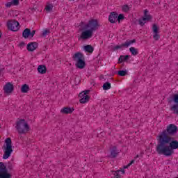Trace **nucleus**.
<instances>
[{
  "instance_id": "9",
  "label": "nucleus",
  "mask_w": 178,
  "mask_h": 178,
  "mask_svg": "<svg viewBox=\"0 0 178 178\" xmlns=\"http://www.w3.org/2000/svg\"><path fill=\"white\" fill-rule=\"evenodd\" d=\"M88 92H90V90H86L79 93V97L81 98L79 102L81 104H86L90 101L91 96L88 95Z\"/></svg>"
},
{
  "instance_id": "3",
  "label": "nucleus",
  "mask_w": 178,
  "mask_h": 178,
  "mask_svg": "<svg viewBox=\"0 0 178 178\" xmlns=\"http://www.w3.org/2000/svg\"><path fill=\"white\" fill-rule=\"evenodd\" d=\"M8 169H13V163L9 161L6 165L3 162H0V178H10L12 175L8 172Z\"/></svg>"
},
{
  "instance_id": "35",
  "label": "nucleus",
  "mask_w": 178,
  "mask_h": 178,
  "mask_svg": "<svg viewBox=\"0 0 178 178\" xmlns=\"http://www.w3.org/2000/svg\"><path fill=\"white\" fill-rule=\"evenodd\" d=\"M35 34V30L31 31V38H33L34 37V35Z\"/></svg>"
},
{
  "instance_id": "4",
  "label": "nucleus",
  "mask_w": 178,
  "mask_h": 178,
  "mask_svg": "<svg viewBox=\"0 0 178 178\" xmlns=\"http://www.w3.org/2000/svg\"><path fill=\"white\" fill-rule=\"evenodd\" d=\"M167 102L168 104H173L170 107V111L172 112L174 115H178V94L170 95L167 98Z\"/></svg>"
},
{
  "instance_id": "29",
  "label": "nucleus",
  "mask_w": 178,
  "mask_h": 178,
  "mask_svg": "<svg viewBox=\"0 0 178 178\" xmlns=\"http://www.w3.org/2000/svg\"><path fill=\"white\" fill-rule=\"evenodd\" d=\"M153 38L154 40H155V41H158V40L161 38V36L158 33H154V35H153Z\"/></svg>"
},
{
  "instance_id": "30",
  "label": "nucleus",
  "mask_w": 178,
  "mask_h": 178,
  "mask_svg": "<svg viewBox=\"0 0 178 178\" xmlns=\"http://www.w3.org/2000/svg\"><path fill=\"white\" fill-rule=\"evenodd\" d=\"M52 8L53 6L48 5L45 7V10H47V12H51V10H52Z\"/></svg>"
},
{
  "instance_id": "38",
  "label": "nucleus",
  "mask_w": 178,
  "mask_h": 178,
  "mask_svg": "<svg viewBox=\"0 0 178 178\" xmlns=\"http://www.w3.org/2000/svg\"><path fill=\"white\" fill-rule=\"evenodd\" d=\"M1 37H2V32H1V31H0V38H1Z\"/></svg>"
},
{
  "instance_id": "10",
  "label": "nucleus",
  "mask_w": 178,
  "mask_h": 178,
  "mask_svg": "<svg viewBox=\"0 0 178 178\" xmlns=\"http://www.w3.org/2000/svg\"><path fill=\"white\" fill-rule=\"evenodd\" d=\"M152 19V15H148V10H145L144 11V16L143 17V19H138V23L140 26L142 27L145 24V22H149V20Z\"/></svg>"
},
{
  "instance_id": "2",
  "label": "nucleus",
  "mask_w": 178,
  "mask_h": 178,
  "mask_svg": "<svg viewBox=\"0 0 178 178\" xmlns=\"http://www.w3.org/2000/svg\"><path fill=\"white\" fill-rule=\"evenodd\" d=\"M177 126L173 124H170L167 126L166 129L163 130L160 135H159L157 140H162L165 138V137H172V136H175V134H177Z\"/></svg>"
},
{
  "instance_id": "11",
  "label": "nucleus",
  "mask_w": 178,
  "mask_h": 178,
  "mask_svg": "<svg viewBox=\"0 0 178 178\" xmlns=\"http://www.w3.org/2000/svg\"><path fill=\"white\" fill-rule=\"evenodd\" d=\"M136 41V39H133L132 40H127L124 43L115 46L113 50L116 51V49H122V48H129L131 44H135Z\"/></svg>"
},
{
  "instance_id": "31",
  "label": "nucleus",
  "mask_w": 178,
  "mask_h": 178,
  "mask_svg": "<svg viewBox=\"0 0 178 178\" xmlns=\"http://www.w3.org/2000/svg\"><path fill=\"white\" fill-rule=\"evenodd\" d=\"M11 2L14 6H17V5H19V0H12Z\"/></svg>"
},
{
  "instance_id": "37",
  "label": "nucleus",
  "mask_w": 178,
  "mask_h": 178,
  "mask_svg": "<svg viewBox=\"0 0 178 178\" xmlns=\"http://www.w3.org/2000/svg\"><path fill=\"white\" fill-rule=\"evenodd\" d=\"M130 165H129V164L127 165H124V169H127V168H129Z\"/></svg>"
},
{
  "instance_id": "23",
  "label": "nucleus",
  "mask_w": 178,
  "mask_h": 178,
  "mask_svg": "<svg viewBox=\"0 0 178 178\" xmlns=\"http://www.w3.org/2000/svg\"><path fill=\"white\" fill-rule=\"evenodd\" d=\"M129 51L134 56H136V55L138 54V49L134 48V47L129 48Z\"/></svg>"
},
{
  "instance_id": "14",
  "label": "nucleus",
  "mask_w": 178,
  "mask_h": 178,
  "mask_svg": "<svg viewBox=\"0 0 178 178\" xmlns=\"http://www.w3.org/2000/svg\"><path fill=\"white\" fill-rule=\"evenodd\" d=\"M118 13L116 12H111L110 15L108 16V21L110 23H116L118 22Z\"/></svg>"
},
{
  "instance_id": "7",
  "label": "nucleus",
  "mask_w": 178,
  "mask_h": 178,
  "mask_svg": "<svg viewBox=\"0 0 178 178\" xmlns=\"http://www.w3.org/2000/svg\"><path fill=\"white\" fill-rule=\"evenodd\" d=\"M73 60L76 62L75 64L77 69H84L86 67V61H84V55L82 53H75L72 56Z\"/></svg>"
},
{
  "instance_id": "15",
  "label": "nucleus",
  "mask_w": 178,
  "mask_h": 178,
  "mask_svg": "<svg viewBox=\"0 0 178 178\" xmlns=\"http://www.w3.org/2000/svg\"><path fill=\"white\" fill-rule=\"evenodd\" d=\"M114 178H122V176L120 175V172H122V175H124L125 171L124 168H120V170H118L116 171H111Z\"/></svg>"
},
{
  "instance_id": "24",
  "label": "nucleus",
  "mask_w": 178,
  "mask_h": 178,
  "mask_svg": "<svg viewBox=\"0 0 178 178\" xmlns=\"http://www.w3.org/2000/svg\"><path fill=\"white\" fill-rule=\"evenodd\" d=\"M111 83L109 82H106L104 83L102 88H103V90H104V91H106L108 90H111Z\"/></svg>"
},
{
  "instance_id": "18",
  "label": "nucleus",
  "mask_w": 178,
  "mask_h": 178,
  "mask_svg": "<svg viewBox=\"0 0 178 178\" xmlns=\"http://www.w3.org/2000/svg\"><path fill=\"white\" fill-rule=\"evenodd\" d=\"M129 59H130V55H121L118 58V63H123V62H127Z\"/></svg>"
},
{
  "instance_id": "33",
  "label": "nucleus",
  "mask_w": 178,
  "mask_h": 178,
  "mask_svg": "<svg viewBox=\"0 0 178 178\" xmlns=\"http://www.w3.org/2000/svg\"><path fill=\"white\" fill-rule=\"evenodd\" d=\"M26 45V43L24 42H21L19 44V47H20V48H24Z\"/></svg>"
},
{
  "instance_id": "8",
  "label": "nucleus",
  "mask_w": 178,
  "mask_h": 178,
  "mask_svg": "<svg viewBox=\"0 0 178 178\" xmlns=\"http://www.w3.org/2000/svg\"><path fill=\"white\" fill-rule=\"evenodd\" d=\"M7 27L11 31H19L20 29V23L16 19H10L7 22Z\"/></svg>"
},
{
  "instance_id": "32",
  "label": "nucleus",
  "mask_w": 178,
  "mask_h": 178,
  "mask_svg": "<svg viewBox=\"0 0 178 178\" xmlns=\"http://www.w3.org/2000/svg\"><path fill=\"white\" fill-rule=\"evenodd\" d=\"M51 33L49 30H44L43 33H42V35L43 37H46L47 34H49Z\"/></svg>"
},
{
  "instance_id": "16",
  "label": "nucleus",
  "mask_w": 178,
  "mask_h": 178,
  "mask_svg": "<svg viewBox=\"0 0 178 178\" xmlns=\"http://www.w3.org/2000/svg\"><path fill=\"white\" fill-rule=\"evenodd\" d=\"M119 155V152L118 151V147L116 146H113L111 150V158H116Z\"/></svg>"
},
{
  "instance_id": "22",
  "label": "nucleus",
  "mask_w": 178,
  "mask_h": 178,
  "mask_svg": "<svg viewBox=\"0 0 178 178\" xmlns=\"http://www.w3.org/2000/svg\"><path fill=\"white\" fill-rule=\"evenodd\" d=\"M84 50L86 52H88L89 54H92L94 52V47L90 44H87L86 46H84Z\"/></svg>"
},
{
  "instance_id": "21",
  "label": "nucleus",
  "mask_w": 178,
  "mask_h": 178,
  "mask_svg": "<svg viewBox=\"0 0 178 178\" xmlns=\"http://www.w3.org/2000/svg\"><path fill=\"white\" fill-rule=\"evenodd\" d=\"M29 90L30 86H29V85L27 84H24L21 87V92H22L23 94H27V92H29Z\"/></svg>"
},
{
  "instance_id": "26",
  "label": "nucleus",
  "mask_w": 178,
  "mask_h": 178,
  "mask_svg": "<svg viewBox=\"0 0 178 178\" xmlns=\"http://www.w3.org/2000/svg\"><path fill=\"white\" fill-rule=\"evenodd\" d=\"M118 76H121L122 77L127 76V70H119L118 72Z\"/></svg>"
},
{
  "instance_id": "27",
  "label": "nucleus",
  "mask_w": 178,
  "mask_h": 178,
  "mask_svg": "<svg viewBox=\"0 0 178 178\" xmlns=\"http://www.w3.org/2000/svg\"><path fill=\"white\" fill-rule=\"evenodd\" d=\"M120 20H124V15L118 14L117 22H118V23H120Z\"/></svg>"
},
{
  "instance_id": "5",
  "label": "nucleus",
  "mask_w": 178,
  "mask_h": 178,
  "mask_svg": "<svg viewBox=\"0 0 178 178\" xmlns=\"http://www.w3.org/2000/svg\"><path fill=\"white\" fill-rule=\"evenodd\" d=\"M15 129H17L19 134H26L30 130V126H29L26 120L20 119L19 121H17Z\"/></svg>"
},
{
  "instance_id": "6",
  "label": "nucleus",
  "mask_w": 178,
  "mask_h": 178,
  "mask_svg": "<svg viewBox=\"0 0 178 178\" xmlns=\"http://www.w3.org/2000/svg\"><path fill=\"white\" fill-rule=\"evenodd\" d=\"M5 144L6 145H3L2 147L4 151L3 159H8V158H9L10 155H12V152H13L12 139L10 138H6Z\"/></svg>"
},
{
  "instance_id": "20",
  "label": "nucleus",
  "mask_w": 178,
  "mask_h": 178,
  "mask_svg": "<svg viewBox=\"0 0 178 178\" xmlns=\"http://www.w3.org/2000/svg\"><path fill=\"white\" fill-rule=\"evenodd\" d=\"M38 72L41 74H45L47 73V67L44 65H40L38 67Z\"/></svg>"
},
{
  "instance_id": "17",
  "label": "nucleus",
  "mask_w": 178,
  "mask_h": 178,
  "mask_svg": "<svg viewBox=\"0 0 178 178\" xmlns=\"http://www.w3.org/2000/svg\"><path fill=\"white\" fill-rule=\"evenodd\" d=\"M74 111V108H70V107H64L62 110L61 112L62 113H65V115H69L70 113H73V111Z\"/></svg>"
},
{
  "instance_id": "36",
  "label": "nucleus",
  "mask_w": 178,
  "mask_h": 178,
  "mask_svg": "<svg viewBox=\"0 0 178 178\" xmlns=\"http://www.w3.org/2000/svg\"><path fill=\"white\" fill-rule=\"evenodd\" d=\"M135 161L132 160L129 163H128V166H131V165H133V163H134Z\"/></svg>"
},
{
  "instance_id": "12",
  "label": "nucleus",
  "mask_w": 178,
  "mask_h": 178,
  "mask_svg": "<svg viewBox=\"0 0 178 178\" xmlns=\"http://www.w3.org/2000/svg\"><path fill=\"white\" fill-rule=\"evenodd\" d=\"M13 90H15V87L10 82L7 83L4 86V92H6V94H12Z\"/></svg>"
},
{
  "instance_id": "25",
  "label": "nucleus",
  "mask_w": 178,
  "mask_h": 178,
  "mask_svg": "<svg viewBox=\"0 0 178 178\" xmlns=\"http://www.w3.org/2000/svg\"><path fill=\"white\" fill-rule=\"evenodd\" d=\"M152 31L154 34H158L159 33V27L156 24H153L152 26Z\"/></svg>"
},
{
  "instance_id": "13",
  "label": "nucleus",
  "mask_w": 178,
  "mask_h": 178,
  "mask_svg": "<svg viewBox=\"0 0 178 178\" xmlns=\"http://www.w3.org/2000/svg\"><path fill=\"white\" fill-rule=\"evenodd\" d=\"M38 48V43L35 42H30L26 46V49L29 51V52H33V51H35V49Z\"/></svg>"
},
{
  "instance_id": "39",
  "label": "nucleus",
  "mask_w": 178,
  "mask_h": 178,
  "mask_svg": "<svg viewBox=\"0 0 178 178\" xmlns=\"http://www.w3.org/2000/svg\"><path fill=\"white\" fill-rule=\"evenodd\" d=\"M136 158H138V155L136 156Z\"/></svg>"
},
{
  "instance_id": "1",
  "label": "nucleus",
  "mask_w": 178,
  "mask_h": 178,
  "mask_svg": "<svg viewBox=\"0 0 178 178\" xmlns=\"http://www.w3.org/2000/svg\"><path fill=\"white\" fill-rule=\"evenodd\" d=\"M98 27H99L98 20L94 19L89 20L88 24H85L82 28L80 38L81 40H89L92 37L94 31L98 30Z\"/></svg>"
},
{
  "instance_id": "34",
  "label": "nucleus",
  "mask_w": 178,
  "mask_h": 178,
  "mask_svg": "<svg viewBox=\"0 0 178 178\" xmlns=\"http://www.w3.org/2000/svg\"><path fill=\"white\" fill-rule=\"evenodd\" d=\"M13 6V3L11 2H8L6 4V8H10V6Z\"/></svg>"
},
{
  "instance_id": "28",
  "label": "nucleus",
  "mask_w": 178,
  "mask_h": 178,
  "mask_svg": "<svg viewBox=\"0 0 178 178\" xmlns=\"http://www.w3.org/2000/svg\"><path fill=\"white\" fill-rule=\"evenodd\" d=\"M130 10V7L128 5L122 6V12L127 13Z\"/></svg>"
},
{
  "instance_id": "19",
  "label": "nucleus",
  "mask_w": 178,
  "mask_h": 178,
  "mask_svg": "<svg viewBox=\"0 0 178 178\" xmlns=\"http://www.w3.org/2000/svg\"><path fill=\"white\" fill-rule=\"evenodd\" d=\"M22 37L26 40L29 37H31V29L29 28L25 29L22 32Z\"/></svg>"
}]
</instances>
